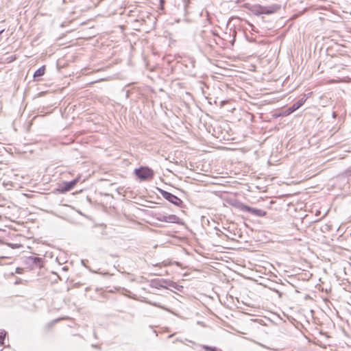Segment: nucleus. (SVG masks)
Segmentation results:
<instances>
[{"instance_id":"26","label":"nucleus","mask_w":351,"mask_h":351,"mask_svg":"<svg viewBox=\"0 0 351 351\" xmlns=\"http://www.w3.org/2000/svg\"><path fill=\"white\" fill-rule=\"evenodd\" d=\"M241 0H238V1H237V3L241 2Z\"/></svg>"},{"instance_id":"27","label":"nucleus","mask_w":351,"mask_h":351,"mask_svg":"<svg viewBox=\"0 0 351 351\" xmlns=\"http://www.w3.org/2000/svg\"><path fill=\"white\" fill-rule=\"evenodd\" d=\"M65 2V0H63Z\"/></svg>"},{"instance_id":"13","label":"nucleus","mask_w":351,"mask_h":351,"mask_svg":"<svg viewBox=\"0 0 351 351\" xmlns=\"http://www.w3.org/2000/svg\"><path fill=\"white\" fill-rule=\"evenodd\" d=\"M6 245L12 249L20 248L22 247V245H21V244L9 243H5L3 241H0V245Z\"/></svg>"},{"instance_id":"17","label":"nucleus","mask_w":351,"mask_h":351,"mask_svg":"<svg viewBox=\"0 0 351 351\" xmlns=\"http://www.w3.org/2000/svg\"><path fill=\"white\" fill-rule=\"evenodd\" d=\"M23 271V268L17 267V268L16 269V271H15V272H16V274H22Z\"/></svg>"},{"instance_id":"15","label":"nucleus","mask_w":351,"mask_h":351,"mask_svg":"<svg viewBox=\"0 0 351 351\" xmlns=\"http://www.w3.org/2000/svg\"><path fill=\"white\" fill-rule=\"evenodd\" d=\"M203 348L205 351H222L221 349L217 348V347L210 346H204Z\"/></svg>"},{"instance_id":"11","label":"nucleus","mask_w":351,"mask_h":351,"mask_svg":"<svg viewBox=\"0 0 351 351\" xmlns=\"http://www.w3.org/2000/svg\"><path fill=\"white\" fill-rule=\"evenodd\" d=\"M167 281L165 280H163V279H154L152 280L151 283H152V286L155 287V288H157V289H159V288H163L165 287V286L162 285V282H166Z\"/></svg>"},{"instance_id":"23","label":"nucleus","mask_w":351,"mask_h":351,"mask_svg":"<svg viewBox=\"0 0 351 351\" xmlns=\"http://www.w3.org/2000/svg\"><path fill=\"white\" fill-rule=\"evenodd\" d=\"M335 116H336V113H335V112H332V117H335Z\"/></svg>"},{"instance_id":"9","label":"nucleus","mask_w":351,"mask_h":351,"mask_svg":"<svg viewBox=\"0 0 351 351\" xmlns=\"http://www.w3.org/2000/svg\"><path fill=\"white\" fill-rule=\"evenodd\" d=\"M46 66L45 65H43L40 68H38L34 73L33 77L34 81H40L41 77H43L45 73Z\"/></svg>"},{"instance_id":"14","label":"nucleus","mask_w":351,"mask_h":351,"mask_svg":"<svg viewBox=\"0 0 351 351\" xmlns=\"http://www.w3.org/2000/svg\"><path fill=\"white\" fill-rule=\"evenodd\" d=\"M156 219L160 221H164L167 223V215L158 213L156 215Z\"/></svg>"},{"instance_id":"7","label":"nucleus","mask_w":351,"mask_h":351,"mask_svg":"<svg viewBox=\"0 0 351 351\" xmlns=\"http://www.w3.org/2000/svg\"><path fill=\"white\" fill-rule=\"evenodd\" d=\"M306 101V97L304 96L295 103L293 104L291 106L288 107L285 111L287 115H289L298 110L300 107H302L305 101Z\"/></svg>"},{"instance_id":"5","label":"nucleus","mask_w":351,"mask_h":351,"mask_svg":"<svg viewBox=\"0 0 351 351\" xmlns=\"http://www.w3.org/2000/svg\"><path fill=\"white\" fill-rule=\"evenodd\" d=\"M43 258L35 256H28L24 261L26 268L30 270L42 268L43 267Z\"/></svg>"},{"instance_id":"18","label":"nucleus","mask_w":351,"mask_h":351,"mask_svg":"<svg viewBox=\"0 0 351 351\" xmlns=\"http://www.w3.org/2000/svg\"><path fill=\"white\" fill-rule=\"evenodd\" d=\"M6 258H8V257L5 256H0V265H3V260Z\"/></svg>"},{"instance_id":"24","label":"nucleus","mask_w":351,"mask_h":351,"mask_svg":"<svg viewBox=\"0 0 351 351\" xmlns=\"http://www.w3.org/2000/svg\"><path fill=\"white\" fill-rule=\"evenodd\" d=\"M276 292L279 294L280 296L281 295V293L280 291H276Z\"/></svg>"},{"instance_id":"16","label":"nucleus","mask_w":351,"mask_h":351,"mask_svg":"<svg viewBox=\"0 0 351 351\" xmlns=\"http://www.w3.org/2000/svg\"><path fill=\"white\" fill-rule=\"evenodd\" d=\"M343 174L347 177L351 176V166L345 170Z\"/></svg>"},{"instance_id":"3","label":"nucleus","mask_w":351,"mask_h":351,"mask_svg":"<svg viewBox=\"0 0 351 351\" xmlns=\"http://www.w3.org/2000/svg\"><path fill=\"white\" fill-rule=\"evenodd\" d=\"M80 179L81 176L78 175L71 181H64L62 183L58 184V187L54 189L53 192L56 193L65 194L73 190L80 182Z\"/></svg>"},{"instance_id":"10","label":"nucleus","mask_w":351,"mask_h":351,"mask_svg":"<svg viewBox=\"0 0 351 351\" xmlns=\"http://www.w3.org/2000/svg\"><path fill=\"white\" fill-rule=\"evenodd\" d=\"M167 223H177L179 225H184V222L182 219H181L180 217H178L176 215H167Z\"/></svg>"},{"instance_id":"8","label":"nucleus","mask_w":351,"mask_h":351,"mask_svg":"<svg viewBox=\"0 0 351 351\" xmlns=\"http://www.w3.org/2000/svg\"><path fill=\"white\" fill-rule=\"evenodd\" d=\"M281 6L278 4H273L269 6L263 5V11L264 14H271L277 12L280 10Z\"/></svg>"},{"instance_id":"6","label":"nucleus","mask_w":351,"mask_h":351,"mask_svg":"<svg viewBox=\"0 0 351 351\" xmlns=\"http://www.w3.org/2000/svg\"><path fill=\"white\" fill-rule=\"evenodd\" d=\"M243 7L245 9H247L252 14L259 16L261 14H263V5L260 4L250 5L248 3H244Z\"/></svg>"},{"instance_id":"20","label":"nucleus","mask_w":351,"mask_h":351,"mask_svg":"<svg viewBox=\"0 0 351 351\" xmlns=\"http://www.w3.org/2000/svg\"><path fill=\"white\" fill-rule=\"evenodd\" d=\"M88 262V260H82V264L85 266L86 267H88L86 265V263Z\"/></svg>"},{"instance_id":"25","label":"nucleus","mask_w":351,"mask_h":351,"mask_svg":"<svg viewBox=\"0 0 351 351\" xmlns=\"http://www.w3.org/2000/svg\"><path fill=\"white\" fill-rule=\"evenodd\" d=\"M52 324H53V322H51V323L49 324V325H50V326L52 325Z\"/></svg>"},{"instance_id":"1","label":"nucleus","mask_w":351,"mask_h":351,"mask_svg":"<svg viewBox=\"0 0 351 351\" xmlns=\"http://www.w3.org/2000/svg\"><path fill=\"white\" fill-rule=\"evenodd\" d=\"M231 204L234 208L238 209L239 211L247 213L254 216L265 217L267 215L266 211L257 208L251 207L239 200H234Z\"/></svg>"},{"instance_id":"21","label":"nucleus","mask_w":351,"mask_h":351,"mask_svg":"<svg viewBox=\"0 0 351 351\" xmlns=\"http://www.w3.org/2000/svg\"><path fill=\"white\" fill-rule=\"evenodd\" d=\"M3 32H4V29H2L0 31V41L1 40V35L3 33Z\"/></svg>"},{"instance_id":"2","label":"nucleus","mask_w":351,"mask_h":351,"mask_svg":"<svg viewBox=\"0 0 351 351\" xmlns=\"http://www.w3.org/2000/svg\"><path fill=\"white\" fill-rule=\"evenodd\" d=\"M134 174L140 182H146L154 178V171L147 166H141L134 169Z\"/></svg>"},{"instance_id":"22","label":"nucleus","mask_w":351,"mask_h":351,"mask_svg":"<svg viewBox=\"0 0 351 351\" xmlns=\"http://www.w3.org/2000/svg\"><path fill=\"white\" fill-rule=\"evenodd\" d=\"M62 269L64 270V271H66V270H68V267L64 266V267H62Z\"/></svg>"},{"instance_id":"4","label":"nucleus","mask_w":351,"mask_h":351,"mask_svg":"<svg viewBox=\"0 0 351 351\" xmlns=\"http://www.w3.org/2000/svg\"><path fill=\"white\" fill-rule=\"evenodd\" d=\"M157 190L159 192V193L162 196V197L165 198L168 202H169L170 203L180 208L185 207V205L184 204L182 200L176 195L160 188H157Z\"/></svg>"},{"instance_id":"19","label":"nucleus","mask_w":351,"mask_h":351,"mask_svg":"<svg viewBox=\"0 0 351 351\" xmlns=\"http://www.w3.org/2000/svg\"><path fill=\"white\" fill-rule=\"evenodd\" d=\"M170 285H171L172 287H173V288H177V286H178V285H177V284H176V282H171L170 283Z\"/></svg>"},{"instance_id":"12","label":"nucleus","mask_w":351,"mask_h":351,"mask_svg":"<svg viewBox=\"0 0 351 351\" xmlns=\"http://www.w3.org/2000/svg\"><path fill=\"white\" fill-rule=\"evenodd\" d=\"M8 332L5 330H0V346H5V340Z\"/></svg>"}]
</instances>
